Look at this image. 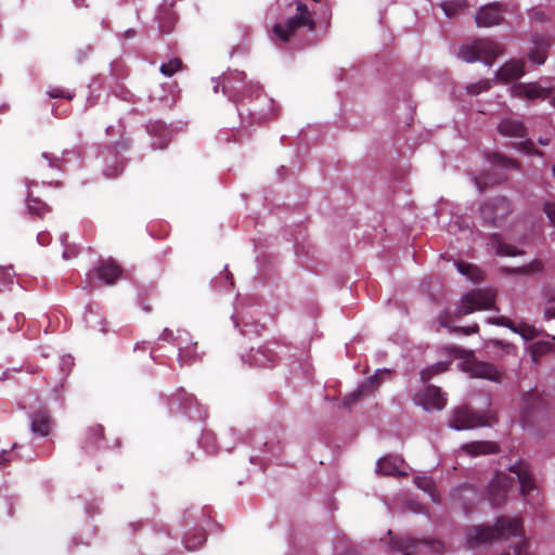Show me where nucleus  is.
I'll list each match as a JSON object with an SVG mask.
<instances>
[{"instance_id": "1", "label": "nucleus", "mask_w": 555, "mask_h": 555, "mask_svg": "<svg viewBox=\"0 0 555 555\" xmlns=\"http://www.w3.org/2000/svg\"><path fill=\"white\" fill-rule=\"evenodd\" d=\"M508 538L517 541L502 555H529L528 543L522 538V522L518 517H500L493 527L474 526L466 531L467 544L473 548L492 540Z\"/></svg>"}, {"instance_id": "2", "label": "nucleus", "mask_w": 555, "mask_h": 555, "mask_svg": "<svg viewBox=\"0 0 555 555\" xmlns=\"http://www.w3.org/2000/svg\"><path fill=\"white\" fill-rule=\"evenodd\" d=\"M282 3L295 4L296 14L291 16L285 24H275L273 27V34L283 42L288 41L289 37L300 27H307L310 31H314L315 23L312 14L309 12L306 4L299 0H281Z\"/></svg>"}, {"instance_id": "3", "label": "nucleus", "mask_w": 555, "mask_h": 555, "mask_svg": "<svg viewBox=\"0 0 555 555\" xmlns=\"http://www.w3.org/2000/svg\"><path fill=\"white\" fill-rule=\"evenodd\" d=\"M503 54V48L491 39H477L462 46L457 56L467 63L482 62L491 66L493 61Z\"/></svg>"}, {"instance_id": "4", "label": "nucleus", "mask_w": 555, "mask_h": 555, "mask_svg": "<svg viewBox=\"0 0 555 555\" xmlns=\"http://www.w3.org/2000/svg\"><path fill=\"white\" fill-rule=\"evenodd\" d=\"M246 75L244 72H230L221 76L222 92L231 102H240L243 100V91L248 95L259 93L261 87L256 82L245 83Z\"/></svg>"}, {"instance_id": "5", "label": "nucleus", "mask_w": 555, "mask_h": 555, "mask_svg": "<svg viewBox=\"0 0 555 555\" xmlns=\"http://www.w3.org/2000/svg\"><path fill=\"white\" fill-rule=\"evenodd\" d=\"M495 421L496 415L493 412L478 413L467 406H462L454 410L449 425L456 430H465L489 426Z\"/></svg>"}, {"instance_id": "6", "label": "nucleus", "mask_w": 555, "mask_h": 555, "mask_svg": "<svg viewBox=\"0 0 555 555\" xmlns=\"http://www.w3.org/2000/svg\"><path fill=\"white\" fill-rule=\"evenodd\" d=\"M496 293L490 288L474 289L465 294L462 304L457 308L455 315L470 314L477 310H487L493 307Z\"/></svg>"}, {"instance_id": "7", "label": "nucleus", "mask_w": 555, "mask_h": 555, "mask_svg": "<svg viewBox=\"0 0 555 555\" xmlns=\"http://www.w3.org/2000/svg\"><path fill=\"white\" fill-rule=\"evenodd\" d=\"M511 212V203L503 196L487 201L480 207V214L485 222L494 227L501 225Z\"/></svg>"}, {"instance_id": "8", "label": "nucleus", "mask_w": 555, "mask_h": 555, "mask_svg": "<svg viewBox=\"0 0 555 555\" xmlns=\"http://www.w3.org/2000/svg\"><path fill=\"white\" fill-rule=\"evenodd\" d=\"M421 545H428L435 553L443 551V543L440 541L415 540L408 537H393L390 540V548L403 555L416 554Z\"/></svg>"}, {"instance_id": "9", "label": "nucleus", "mask_w": 555, "mask_h": 555, "mask_svg": "<svg viewBox=\"0 0 555 555\" xmlns=\"http://www.w3.org/2000/svg\"><path fill=\"white\" fill-rule=\"evenodd\" d=\"M543 409V400L539 392L531 391L522 397L520 405V418L522 426H531L535 416Z\"/></svg>"}, {"instance_id": "10", "label": "nucleus", "mask_w": 555, "mask_h": 555, "mask_svg": "<svg viewBox=\"0 0 555 555\" xmlns=\"http://www.w3.org/2000/svg\"><path fill=\"white\" fill-rule=\"evenodd\" d=\"M509 93L513 98L518 99H547L552 96L553 90L543 88L535 82L530 83H515L509 87Z\"/></svg>"}, {"instance_id": "11", "label": "nucleus", "mask_w": 555, "mask_h": 555, "mask_svg": "<svg viewBox=\"0 0 555 555\" xmlns=\"http://www.w3.org/2000/svg\"><path fill=\"white\" fill-rule=\"evenodd\" d=\"M513 478L504 473H498L489 485V500L492 505L502 504L507 495L509 488L513 486Z\"/></svg>"}, {"instance_id": "12", "label": "nucleus", "mask_w": 555, "mask_h": 555, "mask_svg": "<svg viewBox=\"0 0 555 555\" xmlns=\"http://www.w3.org/2000/svg\"><path fill=\"white\" fill-rule=\"evenodd\" d=\"M387 374V371L376 373L363 382L353 392L349 393L344 398V405L346 408L351 406L353 403L364 398L367 395L373 393L382 384L383 376Z\"/></svg>"}, {"instance_id": "13", "label": "nucleus", "mask_w": 555, "mask_h": 555, "mask_svg": "<svg viewBox=\"0 0 555 555\" xmlns=\"http://www.w3.org/2000/svg\"><path fill=\"white\" fill-rule=\"evenodd\" d=\"M476 23L479 27H492L503 20V11L500 3H491L482 7L476 13Z\"/></svg>"}, {"instance_id": "14", "label": "nucleus", "mask_w": 555, "mask_h": 555, "mask_svg": "<svg viewBox=\"0 0 555 555\" xmlns=\"http://www.w3.org/2000/svg\"><path fill=\"white\" fill-rule=\"evenodd\" d=\"M465 370L472 374L474 377L485 378L492 382L501 380V373L499 370L491 363L467 360L465 362Z\"/></svg>"}, {"instance_id": "15", "label": "nucleus", "mask_w": 555, "mask_h": 555, "mask_svg": "<svg viewBox=\"0 0 555 555\" xmlns=\"http://www.w3.org/2000/svg\"><path fill=\"white\" fill-rule=\"evenodd\" d=\"M377 473L389 477L408 475L403 459L396 455H387L382 457L377 462Z\"/></svg>"}, {"instance_id": "16", "label": "nucleus", "mask_w": 555, "mask_h": 555, "mask_svg": "<svg viewBox=\"0 0 555 555\" xmlns=\"http://www.w3.org/2000/svg\"><path fill=\"white\" fill-rule=\"evenodd\" d=\"M96 274L105 284L113 285L121 278L122 268L113 258L101 259Z\"/></svg>"}, {"instance_id": "17", "label": "nucleus", "mask_w": 555, "mask_h": 555, "mask_svg": "<svg viewBox=\"0 0 555 555\" xmlns=\"http://www.w3.org/2000/svg\"><path fill=\"white\" fill-rule=\"evenodd\" d=\"M509 472L517 477L520 485V492L524 496L534 489V480L526 462L518 461L514 465H511Z\"/></svg>"}, {"instance_id": "18", "label": "nucleus", "mask_w": 555, "mask_h": 555, "mask_svg": "<svg viewBox=\"0 0 555 555\" xmlns=\"http://www.w3.org/2000/svg\"><path fill=\"white\" fill-rule=\"evenodd\" d=\"M525 75V64L522 61L512 60L504 63L496 72L495 78L499 82H509L517 80Z\"/></svg>"}, {"instance_id": "19", "label": "nucleus", "mask_w": 555, "mask_h": 555, "mask_svg": "<svg viewBox=\"0 0 555 555\" xmlns=\"http://www.w3.org/2000/svg\"><path fill=\"white\" fill-rule=\"evenodd\" d=\"M420 403L426 409L442 410L447 404V399L440 388L429 385L420 396Z\"/></svg>"}, {"instance_id": "20", "label": "nucleus", "mask_w": 555, "mask_h": 555, "mask_svg": "<svg viewBox=\"0 0 555 555\" xmlns=\"http://www.w3.org/2000/svg\"><path fill=\"white\" fill-rule=\"evenodd\" d=\"M52 426L51 415L47 409H40L31 416V431L41 437L50 434Z\"/></svg>"}, {"instance_id": "21", "label": "nucleus", "mask_w": 555, "mask_h": 555, "mask_svg": "<svg viewBox=\"0 0 555 555\" xmlns=\"http://www.w3.org/2000/svg\"><path fill=\"white\" fill-rule=\"evenodd\" d=\"M104 440V427L101 424H92L87 427L82 448L86 451L99 449Z\"/></svg>"}, {"instance_id": "22", "label": "nucleus", "mask_w": 555, "mask_h": 555, "mask_svg": "<svg viewBox=\"0 0 555 555\" xmlns=\"http://www.w3.org/2000/svg\"><path fill=\"white\" fill-rule=\"evenodd\" d=\"M499 132L504 137L524 138L527 134L526 127L519 120L504 118L498 125Z\"/></svg>"}, {"instance_id": "23", "label": "nucleus", "mask_w": 555, "mask_h": 555, "mask_svg": "<svg viewBox=\"0 0 555 555\" xmlns=\"http://www.w3.org/2000/svg\"><path fill=\"white\" fill-rule=\"evenodd\" d=\"M461 449L470 456L495 454L499 452L498 444L492 441H473L463 444Z\"/></svg>"}, {"instance_id": "24", "label": "nucleus", "mask_w": 555, "mask_h": 555, "mask_svg": "<svg viewBox=\"0 0 555 555\" xmlns=\"http://www.w3.org/2000/svg\"><path fill=\"white\" fill-rule=\"evenodd\" d=\"M36 184L37 183L34 180L26 181L27 196H28L27 207H28V210L30 214L42 217L50 211V208L40 198L33 196L31 188Z\"/></svg>"}, {"instance_id": "25", "label": "nucleus", "mask_w": 555, "mask_h": 555, "mask_svg": "<svg viewBox=\"0 0 555 555\" xmlns=\"http://www.w3.org/2000/svg\"><path fill=\"white\" fill-rule=\"evenodd\" d=\"M147 131L151 134H153L154 137L158 138V140L154 141L152 144L154 149L162 150V149H165L169 144L170 140L167 135L169 130L164 122H162V121L150 122L147 125Z\"/></svg>"}, {"instance_id": "26", "label": "nucleus", "mask_w": 555, "mask_h": 555, "mask_svg": "<svg viewBox=\"0 0 555 555\" xmlns=\"http://www.w3.org/2000/svg\"><path fill=\"white\" fill-rule=\"evenodd\" d=\"M248 358L250 363L256 366H267L275 361L276 354L268 347H259L256 350L251 349Z\"/></svg>"}, {"instance_id": "27", "label": "nucleus", "mask_w": 555, "mask_h": 555, "mask_svg": "<svg viewBox=\"0 0 555 555\" xmlns=\"http://www.w3.org/2000/svg\"><path fill=\"white\" fill-rule=\"evenodd\" d=\"M492 323L496 324V325L508 327L512 331H514L515 333H520L527 339H532L539 335L538 331L533 326H530L527 324L522 325L521 331H519L517 327H515L514 323L505 317L493 319Z\"/></svg>"}, {"instance_id": "28", "label": "nucleus", "mask_w": 555, "mask_h": 555, "mask_svg": "<svg viewBox=\"0 0 555 555\" xmlns=\"http://www.w3.org/2000/svg\"><path fill=\"white\" fill-rule=\"evenodd\" d=\"M197 343L190 344L179 348L178 361L180 365H191L197 360L201 359L199 354L196 352Z\"/></svg>"}, {"instance_id": "29", "label": "nucleus", "mask_w": 555, "mask_h": 555, "mask_svg": "<svg viewBox=\"0 0 555 555\" xmlns=\"http://www.w3.org/2000/svg\"><path fill=\"white\" fill-rule=\"evenodd\" d=\"M447 230L450 234L456 235L459 233H469L470 228L465 218L459 214L451 212V219L447 224Z\"/></svg>"}, {"instance_id": "30", "label": "nucleus", "mask_w": 555, "mask_h": 555, "mask_svg": "<svg viewBox=\"0 0 555 555\" xmlns=\"http://www.w3.org/2000/svg\"><path fill=\"white\" fill-rule=\"evenodd\" d=\"M456 267L461 274L466 275L469 280L474 282H478L483 279L482 271L472 263L457 261Z\"/></svg>"}, {"instance_id": "31", "label": "nucleus", "mask_w": 555, "mask_h": 555, "mask_svg": "<svg viewBox=\"0 0 555 555\" xmlns=\"http://www.w3.org/2000/svg\"><path fill=\"white\" fill-rule=\"evenodd\" d=\"M207 539L206 532L203 529H198L193 537L186 535L184 539L185 547L190 551H194L205 543Z\"/></svg>"}, {"instance_id": "32", "label": "nucleus", "mask_w": 555, "mask_h": 555, "mask_svg": "<svg viewBox=\"0 0 555 555\" xmlns=\"http://www.w3.org/2000/svg\"><path fill=\"white\" fill-rule=\"evenodd\" d=\"M182 69V62L179 59H170L168 62L163 63L159 70L167 77L173 76L177 72Z\"/></svg>"}, {"instance_id": "33", "label": "nucleus", "mask_w": 555, "mask_h": 555, "mask_svg": "<svg viewBox=\"0 0 555 555\" xmlns=\"http://www.w3.org/2000/svg\"><path fill=\"white\" fill-rule=\"evenodd\" d=\"M334 555H360V553L350 542L340 540L334 546Z\"/></svg>"}, {"instance_id": "34", "label": "nucleus", "mask_w": 555, "mask_h": 555, "mask_svg": "<svg viewBox=\"0 0 555 555\" xmlns=\"http://www.w3.org/2000/svg\"><path fill=\"white\" fill-rule=\"evenodd\" d=\"M41 158L46 162V166L52 169H61L63 166V158L55 156L53 154H50L48 152H43L41 155ZM38 169H41L44 167V164H38Z\"/></svg>"}, {"instance_id": "35", "label": "nucleus", "mask_w": 555, "mask_h": 555, "mask_svg": "<svg viewBox=\"0 0 555 555\" xmlns=\"http://www.w3.org/2000/svg\"><path fill=\"white\" fill-rule=\"evenodd\" d=\"M447 369H448L447 363H443V362L436 363L435 365L423 370L421 373V378L423 382H428L434 375L442 373V372L447 371Z\"/></svg>"}, {"instance_id": "36", "label": "nucleus", "mask_w": 555, "mask_h": 555, "mask_svg": "<svg viewBox=\"0 0 555 555\" xmlns=\"http://www.w3.org/2000/svg\"><path fill=\"white\" fill-rule=\"evenodd\" d=\"M555 350V345L552 341H538L532 346L533 356H543Z\"/></svg>"}, {"instance_id": "37", "label": "nucleus", "mask_w": 555, "mask_h": 555, "mask_svg": "<svg viewBox=\"0 0 555 555\" xmlns=\"http://www.w3.org/2000/svg\"><path fill=\"white\" fill-rule=\"evenodd\" d=\"M491 88V81L488 79L480 80L478 82L470 83L466 87L469 94L477 95Z\"/></svg>"}, {"instance_id": "38", "label": "nucleus", "mask_w": 555, "mask_h": 555, "mask_svg": "<svg viewBox=\"0 0 555 555\" xmlns=\"http://www.w3.org/2000/svg\"><path fill=\"white\" fill-rule=\"evenodd\" d=\"M492 163L502 166L507 169H515L517 168V163L513 159L506 158L505 156L501 154H493L492 156Z\"/></svg>"}, {"instance_id": "39", "label": "nucleus", "mask_w": 555, "mask_h": 555, "mask_svg": "<svg viewBox=\"0 0 555 555\" xmlns=\"http://www.w3.org/2000/svg\"><path fill=\"white\" fill-rule=\"evenodd\" d=\"M495 254L499 256H516L520 254L519 250H517L516 245H496Z\"/></svg>"}, {"instance_id": "40", "label": "nucleus", "mask_w": 555, "mask_h": 555, "mask_svg": "<svg viewBox=\"0 0 555 555\" xmlns=\"http://www.w3.org/2000/svg\"><path fill=\"white\" fill-rule=\"evenodd\" d=\"M415 485L425 492L431 493L435 491L433 480L427 477H416Z\"/></svg>"}, {"instance_id": "41", "label": "nucleus", "mask_w": 555, "mask_h": 555, "mask_svg": "<svg viewBox=\"0 0 555 555\" xmlns=\"http://www.w3.org/2000/svg\"><path fill=\"white\" fill-rule=\"evenodd\" d=\"M48 94L50 98H65L67 100H72L75 95L72 91H65L62 88H51Z\"/></svg>"}, {"instance_id": "42", "label": "nucleus", "mask_w": 555, "mask_h": 555, "mask_svg": "<svg viewBox=\"0 0 555 555\" xmlns=\"http://www.w3.org/2000/svg\"><path fill=\"white\" fill-rule=\"evenodd\" d=\"M519 150H521L522 152L528 153V154H534V155L542 156V152L538 151L534 147L533 142L530 140H526V141L519 143Z\"/></svg>"}, {"instance_id": "43", "label": "nucleus", "mask_w": 555, "mask_h": 555, "mask_svg": "<svg viewBox=\"0 0 555 555\" xmlns=\"http://www.w3.org/2000/svg\"><path fill=\"white\" fill-rule=\"evenodd\" d=\"M550 222L555 225V201L546 202L543 207Z\"/></svg>"}, {"instance_id": "44", "label": "nucleus", "mask_w": 555, "mask_h": 555, "mask_svg": "<svg viewBox=\"0 0 555 555\" xmlns=\"http://www.w3.org/2000/svg\"><path fill=\"white\" fill-rule=\"evenodd\" d=\"M529 59L531 62L541 65L545 62L546 56L543 51L534 50L529 54Z\"/></svg>"}, {"instance_id": "45", "label": "nucleus", "mask_w": 555, "mask_h": 555, "mask_svg": "<svg viewBox=\"0 0 555 555\" xmlns=\"http://www.w3.org/2000/svg\"><path fill=\"white\" fill-rule=\"evenodd\" d=\"M250 114L253 115V120L258 121V122H263V121L268 120L271 116L274 115L273 111H271V112L260 111L257 113L253 112Z\"/></svg>"}, {"instance_id": "46", "label": "nucleus", "mask_w": 555, "mask_h": 555, "mask_svg": "<svg viewBox=\"0 0 555 555\" xmlns=\"http://www.w3.org/2000/svg\"><path fill=\"white\" fill-rule=\"evenodd\" d=\"M478 331H479L478 324H475L469 327H462V326L452 327V332L463 333L465 335L475 334V333H478Z\"/></svg>"}, {"instance_id": "47", "label": "nucleus", "mask_w": 555, "mask_h": 555, "mask_svg": "<svg viewBox=\"0 0 555 555\" xmlns=\"http://www.w3.org/2000/svg\"><path fill=\"white\" fill-rule=\"evenodd\" d=\"M544 298L547 304L555 302V287H546L544 291Z\"/></svg>"}, {"instance_id": "48", "label": "nucleus", "mask_w": 555, "mask_h": 555, "mask_svg": "<svg viewBox=\"0 0 555 555\" xmlns=\"http://www.w3.org/2000/svg\"><path fill=\"white\" fill-rule=\"evenodd\" d=\"M439 323L443 327H450L451 317L448 313L439 315Z\"/></svg>"}, {"instance_id": "49", "label": "nucleus", "mask_w": 555, "mask_h": 555, "mask_svg": "<svg viewBox=\"0 0 555 555\" xmlns=\"http://www.w3.org/2000/svg\"><path fill=\"white\" fill-rule=\"evenodd\" d=\"M555 319V307H550L544 310V320L550 321Z\"/></svg>"}, {"instance_id": "50", "label": "nucleus", "mask_w": 555, "mask_h": 555, "mask_svg": "<svg viewBox=\"0 0 555 555\" xmlns=\"http://www.w3.org/2000/svg\"><path fill=\"white\" fill-rule=\"evenodd\" d=\"M451 2H446L442 4V10L448 17H452L454 14V10L451 8Z\"/></svg>"}, {"instance_id": "51", "label": "nucleus", "mask_w": 555, "mask_h": 555, "mask_svg": "<svg viewBox=\"0 0 555 555\" xmlns=\"http://www.w3.org/2000/svg\"><path fill=\"white\" fill-rule=\"evenodd\" d=\"M11 460L8 457V451L3 450L0 452V465H7Z\"/></svg>"}, {"instance_id": "52", "label": "nucleus", "mask_w": 555, "mask_h": 555, "mask_svg": "<svg viewBox=\"0 0 555 555\" xmlns=\"http://www.w3.org/2000/svg\"><path fill=\"white\" fill-rule=\"evenodd\" d=\"M121 171H122V167H121V166H116V167L114 168V171H113V172L105 171V175H106L108 178H115V177H117Z\"/></svg>"}, {"instance_id": "53", "label": "nucleus", "mask_w": 555, "mask_h": 555, "mask_svg": "<svg viewBox=\"0 0 555 555\" xmlns=\"http://www.w3.org/2000/svg\"><path fill=\"white\" fill-rule=\"evenodd\" d=\"M474 181H475V184L478 188V190L482 191L485 188V184H482L478 178H474Z\"/></svg>"}, {"instance_id": "54", "label": "nucleus", "mask_w": 555, "mask_h": 555, "mask_svg": "<svg viewBox=\"0 0 555 555\" xmlns=\"http://www.w3.org/2000/svg\"><path fill=\"white\" fill-rule=\"evenodd\" d=\"M171 335H172L171 331H169L168 328H166V330L163 332V334H162V338L167 339V338H168L169 336H171Z\"/></svg>"}, {"instance_id": "55", "label": "nucleus", "mask_w": 555, "mask_h": 555, "mask_svg": "<svg viewBox=\"0 0 555 555\" xmlns=\"http://www.w3.org/2000/svg\"><path fill=\"white\" fill-rule=\"evenodd\" d=\"M72 257V250L70 248L66 249L63 251V258L64 259H69Z\"/></svg>"}, {"instance_id": "56", "label": "nucleus", "mask_w": 555, "mask_h": 555, "mask_svg": "<svg viewBox=\"0 0 555 555\" xmlns=\"http://www.w3.org/2000/svg\"><path fill=\"white\" fill-rule=\"evenodd\" d=\"M135 31L133 29H128L126 33H125V37L126 38H132L134 36Z\"/></svg>"}, {"instance_id": "57", "label": "nucleus", "mask_w": 555, "mask_h": 555, "mask_svg": "<svg viewBox=\"0 0 555 555\" xmlns=\"http://www.w3.org/2000/svg\"><path fill=\"white\" fill-rule=\"evenodd\" d=\"M539 143L541 145H548L550 144V140L548 139H539Z\"/></svg>"}, {"instance_id": "58", "label": "nucleus", "mask_w": 555, "mask_h": 555, "mask_svg": "<svg viewBox=\"0 0 555 555\" xmlns=\"http://www.w3.org/2000/svg\"><path fill=\"white\" fill-rule=\"evenodd\" d=\"M534 17L540 21L544 20L543 13H537Z\"/></svg>"}, {"instance_id": "59", "label": "nucleus", "mask_w": 555, "mask_h": 555, "mask_svg": "<svg viewBox=\"0 0 555 555\" xmlns=\"http://www.w3.org/2000/svg\"><path fill=\"white\" fill-rule=\"evenodd\" d=\"M219 87H220V83L217 82L215 86H214V92H218L219 91Z\"/></svg>"}, {"instance_id": "60", "label": "nucleus", "mask_w": 555, "mask_h": 555, "mask_svg": "<svg viewBox=\"0 0 555 555\" xmlns=\"http://www.w3.org/2000/svg\"><path fill=\"white\" fill-rule=\"evenodd\" d=\"M443 217V209H440L438 212V219L441 220Z\"/></svg>"}, {"instance_id": "61", "label": "nucleus", "mask_w": 555, "mask_h": 555, "mask_svg": "<svg viewBox=\"0 0 555 555\" xmlns=\"http://www.w3.org/2000/svg\"><path fill=\"white\" fill-rule=\"evenodd\" d=\"M74 2L77 4V5H81L83 0H74Z\"/></svg>"}, {"instance_id": "62", "label": "nucleus", "mask_w": 555, "mask_h": 555, "mask_svg": "<svg viewBox=\"0 0 555 555\" xmlns=\"http://www.w3.org/2000/svg\"><path fill=\"white\" fill-rule=\"evenodd\" d=\"M533 264H534L535 267H539V268L541 267V263H540V262H538V261H537V262H534Z\"/></svg>"}, {"instance_id": "63", "label": "nucleus", "mask_w": 555, "mask_h": 555, "mask_svg": "<svg viewBox=\"0 0 555 555\" xmlns=\"http://www.w3.org/2000/svg\"><path fill=\"white\" fill-rule=\"evenodd\" d=\"M552 172H553V175L555 177V165L552 167Z\"/></svg>"}, {"instance_id": "64", "label": "nucleus", "mask_w": 555, "mask_h": 555, "mask_svg": "<svg viewBox=\"0 0 555 555\" xmlns=\"http://www.w3.org/2000/svg\"><path fill=\"white\" fill-rule=\"evenodd\" d=\"M268 102L271 106L273 105V101L271 99H269Z\"/></svg>"}]
</instances>
